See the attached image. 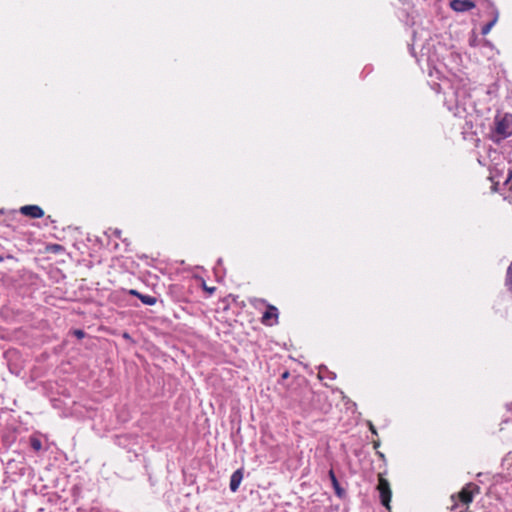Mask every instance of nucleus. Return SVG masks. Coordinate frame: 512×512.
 <instances>
[{"instance_id":"ddd939ff","label":"nucleus","mask_w":512,"mask_h":512,"mask_svg":"<svg viewBox=\"0 0 512 512\" xmlns=\"http://www.w3.org/2000/svg\"><path fill=\"white\" fill-rule=\"evenodd\" d=\"M30 445L35 451H40L42 448V442L36 437L30 438Z\"/></svg>"},{"instance_id":"6ab92c4d","label":"nucleus","mask_w":512,"mask_h":512,"mask_svg":"<svg viewBox=\"0 0 512 512\" xmlns=\"http://www.w3.org/2000/svg\"><path fill=\"white\" fill-rule=\"evenodd\" d=\"M221 264H222V259H221V258H219V259L217 260V265H221Z\"/></svg>"},{"instance_id":"2eb2a0df","label":"nucleus","mask_w":512,"mask_h":512,"mask_svg":"<svg viewBox=\"0 0 512 512\" xmlns=\"http://www.w3.org/2000/svg\"><path fill=\"white\" fill-rule=\"evenodd\" d=\"M328 475H329V478H330V480H331V483H333L334 481H337V480H338V479H337V477H336V475H335V473H334V471H333V469H330V470H329Z\"/></svg>"},{"instance_id":"4468645a","label":"nucleus","mask_w":512,"mask_h":512,"mask_svg":"<svg viewBox=\"0 0 512 512\" xmlns=\"http://www.w3.org/2000/svg\"><path fill=\"white\" fill-rule=\"evenodd\" d=\"M74 335L78 338V339H82L84 336H85V333L83 330H80V329H77L74 331Z\"/></svg>"},{"instance_id":"412c9836","label":"nucleus","mask_w":512,"mask_h":512,"mask_svg":"<svg viewBox=\"0 0 512 512\" xmlns=\"http://www.w3.org/2000/svg\"><path fill=\"white\" fill-rule=\"evenodd\" d=\"M427 60H428V62H433V59L430 56L428 57Z\"/></svg>"},{"instance_id":"f03ea898","label":"nucleus","mask_w":512,"mask_h":512,"mask_svg":"<svg viewBox=\"0 0 512 512\" xmlns=\"http://www.w3.org/2000/svg\"><path fill=\"white\" fill-rule=\"evenodd\" d=\"M512 123V116L506 114L503 118L497 119L495 122L494 134L495 141H500L510 135V125Z\"/></svg>"},{"instance_id":"aec40b11","label":"nucleus","mask_w":512,"mask_h":512,"mask_svg":"<svg viewBox=\"0 0 512 512\" xmlns=\"http://www.w3.org/2000/svg\"><path fill=\"white\" fill-rule=\"evenodd\" d=\"M215 290V288H208V291L212 293Z\"/></svg>"},{"instance_id":"f257e3e1","label":"nucleus","mask_w":512,"mask_h":512,"mask_svg":"<svg viewBox=\"0 0 512 512\" xmlns=\"http://www.w3.org/2000/svg\"><path fill=\"white\" fill-rule=\"evenodd\" d=\"M469 95L464 87L451 85L448 91H445V105L455 117L465 118L467 115V103Z\"/></svg>"},{"instance_id":"a211bd4d","label":"nucleus","mask_w":512,"mask_h":512,"mask_svg":"<svg viewBox=\"0 0 512 512\" xmlns=\"http://www.w3.org/2000/svg\"><path fill=\"white\" fill-rule=\"evenodd\" d=\"M497 185H498V183H494V184H493V190H494V191H496V190H497Z\"/></svg>"},{"instance_id":"5701e85b","label":"nucleus","mask_w":512,"mask_h":512,"mask_svg":"<svg viewBox=\"0 0 512 512\" xmlns=\"http://www.w3.org/2000/svg\"><path fill=\"white\" fill-rule=\"evenodd\" d=\"M4 261V257L0 256V262Z\"/></svg>"},{"instance_id":"4be33fe9","label":"nucleus","mask_w":512,"mask_h":512,"mask_svg":"<svg viewBox=\"0 0 512 512\" xmlns=\"http://www.w3.org/2000/svg\"><path fill=\"white\" fill-rule=\"evenodd\" d=\"M508 461H510V457L505 458V462H508Z\"/></svg>"},{"instance_id":"7ed1b4c3","label":"nucleus","mask_w":512,"mask_h":512,"mask_svg":"<svg viewBox=\"0 0 512 512\" xmlns=\"http://www.w3.org/2000/svg\"><path fill=\"white\" fill-rule=\"evenodd\" d=\"M377 489L379 491L380 501L382 505L385 506L387 509H390L392 492L388 480L380 476L378 480Z\"/></svg>"},{"instance_id":"6e6552de","label":"nucleus","mask_w":512,"mask_h":512,"mask_svg":"<svg viewBox=\"0 0 512 512\" xmlns=\"http://www.w3.org/2000/svg\"><path fill=\"white\" fill-rule=\"evenodd\" d=\"M129 294L139 298L143 304L148 305V306H153L157 302L156 297L151 296V295L141 294L139 291H137L135 289L129 290Z\"/></svg>"},{"instance_id":"dca6fc26","label":"nucleus","mask_w":512,"mask_h":512,"mask_svg":"<svg viewBox=\"0 0 512 512\" xmlns=\"http://www.w3.org/2000/svg\"><path fill=\"white\" fill-rule=\"evenodd\" d=\"M512 179V170H509L508 175L504 181V184L507 185Z\"/></svg>"},{"instance_id":"423d86ee","label":"nucleus","mask_w":512,"mask_h":512,"mask_svg":"<svg viewBox=\"0 0 512 512\" xmlns=\"http://www.w3.org/2000/svg\"><path fill=\"white\" fill-rule=\"evenodd\" d=\"M20 213L24 216L38 219L43 217L44 211L43 209L38 205H25L20 208Z\"/></svg>"},{"instance_id":"9b49d317","label":"nucleus","mask_w":512,"mask_h":512,"mask_svg":"<svg viewBox=\"0 0 512 512\" xmlns=\"http://www.w3.org/2000/svg\"><path fill=\"white\" fill-rule=\"evenodd\" d=\"M505 286L512 293V262L507 268L505 277Z\"/></svg>"},{"instance_id":"20e7f679","label":"nucleus","mask_w":512,"mask_h":512,"mask_svg":"<svg viewBox=\"0 0 512 512\" xmlns=\"http://www.w3.org/2000/svg\"><path fill=\"white\" fill-rule=\"evenodd\" d=\"M476 493H479V487L476 484H466L459 493L461 502H463L464 504H469L470 502H472L474 494Z\"/></svg>"},{"instance_id":"39448f33","label":"nucleus","mask_w":512,"mask_h":512,"mask_svg":"<svg viewBox=\"0 0 512 512\" xmlns=\"http://www.w3.org/2000/svg\"><path fill=\"white\" fill-rule=\"evenodd\" d=\"M278 309L273 305H268L266 311L262 315L261 322L264 325L272 326L278 322Z\"/></svg>"},{"instance_id":"f8f14e48","label":"nucleus","mask_w":512,"mask_h":512,"mask_svg":"<svg viewBox=\"0 0 512 512\" xmlns=\"http://www.w3.org/2000/svg\"><path fill=\"white\" fill-rule=\"evenodd\" d=\"M332 486H333V489L335 491V494L339 497V498H344L345 495H346V491L340 486L338 480L337 481H334L332 483Z\"/></svg>"},{"instance_id":"9d476101","label":"nucleus","mask_w":512,"mask_h":512,"mask_svg":"<svg viewBox=\"0 0 512 512\" xmlns=\"http://www.w3.org/2000/svg\"><path fill=\"white\" fill-rule=\"evenodd\" d=\"M497 21H498V12L496 11L493 18L482 27V29H481L482 35H487L491 31V29L494 27V25L497 23Z\"/></svg>"},{"instance_id":"0eeeda50","label":"nucleus","mask_w":512,"mask_h":512,"mask_svg":"<svg viewBox=\"0 0 512 512\" xmlns=\"http://www.w3.org/2000/svg\"><path fill=\"white\" fill-rule=\"evenodd\" d=\"M450 7L456 12H466L475 7L471 0H452Z\"/></svg>"},{"instance_id":"1a4fd4ad","label":"nucleus","mask_w":512,"mask_h":512,"mask_svg":"<svg viewBox=\"0 0 512 512\" xmlns=\"http://www.w3.org/2000/svg\"><path fill=\"white\" fill-rule=\"evenodd\" d=\"M243 472L241 469L234 471L230 477L229 487L232 492H236L242 482Z\"/></svg>"},{"instance_id":"f3484780","label":"nucleus","mask_w":512,"mask_h":512,"mask_svg":"<svg viewBox=\"0 0 512 512\" xmlns=\"http://www.w3.org/2000/svg\"><path fill=\"white\" fill-rule=\"evenodd\" d=\"M370 430L373 434H376V430L374 428V426L370 423Z\"/></svg>"}]
</instances>
